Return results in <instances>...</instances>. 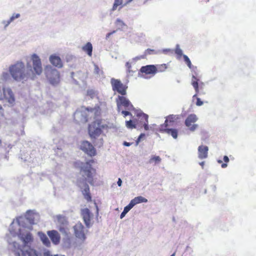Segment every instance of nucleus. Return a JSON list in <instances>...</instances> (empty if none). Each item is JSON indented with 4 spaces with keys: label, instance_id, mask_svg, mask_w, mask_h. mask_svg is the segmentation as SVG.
<instances>
[{
    "label": "nucleus",
    "instance_id": "1",
    "mask_svg": "<svg viewBox=\"0 0 256 256\" xmlns=\"http://www.w3.org/2000/svg\"><path fill=\"white\" fill-rule=\"evenodd\" d=\"M28 220L24 216L14 219L9 226V232L13 237L18 236L21 240H33L32 226H27Z\"/></svg>",
    "mask_w": 256,
    "mask_h": 256
},
{
    "label": "nucleus",
    "instance_id": "2",
    "mask_svg": "<svg viewBox=\"0 0 256 256\" xmlns=\"http://www.w3.org/2000/svg\"><path fill=\"white\" fill-rule=\"evenodd\" d=\"M9 72L14 80L24 82L28 80V76L25 72V66L22 62H17L9 66Z\"/></svg>",
    "mask_w": 256,
    "mask_h": 256
},
{
    "label": "nucleus",
    "instance_id": "3",
    "mask_svg": "<svg viewBox=\"0 0 256 256\" xmlns=\"http://www.w3.org/2000/svg\"><path fill=\"white\" fill-rule=\"evenodd\" d=\"M95 162L94 160H90L86 162H82L80 166V172H82V176L91 185L94 183V176L96 174V168L92 167V164Z\"/></svg>",
    "mask_w": 256,
    "mask_h": 256
},
{
    "label": "nucleus",
    "instance_id": "4",
    "mask_svg": "<svg viewBox=\"0 0 256 256\" xmlns=\"http://www.w3.org/2000/svg\"><path fill=\"white\" fill-rule=\"evenodd\" d=\"M108 128V125L103 123L101 119L96 120L88 126L89 136L92 139H96L102 134L104 130H107Z\"/></svg>",
    "mask_w": 256,
    "mask_h": 256
},
{
    "label": "nucleus",
    "instance_id": "5",
    "mask_svg": "<svg viewBox=\"0 0 256 256\" xmlns=\"http://www.w3.org/2000/svg\"><path fill=\"white\" fill-rule=\"evenodd\" d=\"M30 241H22V246L18 247L16 254V256H42L40 252L28 246V244Z\"/></svg>",
    "mask_w": 256,
    "mask_h": 256
},
{
    "label": "nucleus",
    "instance_id": "6",
    "mask_svg": "<svg viewBox=\"0 0 256 256\" xmlns=\"http://www.w3.org/2000/svg\"><path fill=\"white\" fill-rule=\"evenodd\" d=\"M26 66L28 68H32L34 74L40 75L42 72V66L41 60L40 57L35 54H32L30 60H27Z\"/></svg>",
    "mask_w": 256,
    "mask_h": 256
},
{
    "label": "nucleus",
    "instance_id": "7",
    "mask_svg": "<svg viewBox=\"0 0 256 256\" xmlns=\"http://www.w3.org/2000/svg\"><path fill=\"white\" fill-rule=\"evenodd\" d=\"M112 90L114 92H117L121 96H126L127 94L128 86L126 84H124L120 79L112 78L110 80Z\"/></svg>",
    "mask_w": 256,
    "mask_h": 256
},
{
    "label": "nucleus",
    "instance_id": "8",
    "mask_svg": "<svg viewBox=\"0 0 256 256\" xmlns=\"http://www.w3.org/2000/svg\"><path fill=\"white\" fill-rule=\"evenodd\" d=\"M124 96H118L116 98V102L118 110L120 111L122 106H124L126 110H134V106Z\"/></svg>",
    "mask_w": 256,
    "mask_h": 256
},
{
    "label": "nucleus",
    "instance_id": "9",
    "mask_svg": "<svg viewBox=\"0 0 256 256\" xmlns=\"http://www.w3.org/2000/svg\"><path fill=\"white\" fill-rule=\"evenodd\" d=\"M191 84L193 86L196 94L193 96V98L196 97L198 94H204L203 90L205 85L204 82H202L199 78L192 75V77Z\"/></svg>",
    "mask_w": 256,
    "mask_h": 256
},
{
    "label": "nucleus",
    "instance_id": "10",
    "mask_svg": "<svg viewBox=\"0 0 256 256\" xmlns=\"http://www.w3.org/2000/svg\"><path fill=\"white\" fill-rule=\"evenodd\" d=\"M6 100L7 102L12 104L14 102V98L12 90L10 88H4L2 91L0 89V100ZM4 110L0 104V110Z\"/></svg>",
    "mask_w": 256,
    "mask_h": 256
},
{
    "label": "nucleus",
    "instance_id": "11",
    "mask_svg": "<svg viewBox=\"0 0 256 256\" xmlns=\"http://www.w3.org/2000/svg\"><path fill=\"white\" fill-rule=\"evenodd\" d=\"M80 149L90 156L92 157L96 155V150L88 141L82 142L80 146Z\"/></svg>",
    "mask_w": 256,
    "mask_h": 256
},
{
    "label": "nucleus",
    "instance_id": "12",
    "mask_svg": "<svg viewBox=\"0 0 256 256\" xmlns=\"http://www.w3.org/2000/svg\"><path fill=\"white\" fill-rule=\"evenodd\" d=\"M73 228L74 234L77 238L80 240H84L86 238L85 228L81 223L76 224Z\"/></svg>",
    "mask_w": 256,
    "mask_h": 256
},
{
    "label": "nucleus",
    "instance_id": "13",
    "mask_svg": "<svg viewBox=\"0 0 256 256\" xmlns=\"http://www.w3.org/2000/svg\"><path fill=\"white\" fill-rule=\"evenodd\" d=\"M197 120L196 116L193 114H189L185 120V126L189 128L190 131L194 132L197 128L198 125L194 124Z\"/></svg>",
    "mask_w": 256,
    "mask_h": 256
},
{
    "label": "nucleus",
    "instance_id": "14",
    "mask_svg": "<svg viewBox=\"0 0 256 256\" xmlns=\"http://www.w3.org/2000/svg\"><path fill=\"white\" fill-rule=\"evenodd\" d=\"M157 72L158 68L153 64L146 65L140 68V72L150 76H154Z\"/></svg>",
    "mask_w": 256,
    "mask_h": 256
},
{
    "label": "nucleus",
    "instance_id": "15",
    "mask_svg": "<svg viewBox=\"0 0 256 256\" xmlns=\"http://www.w3.org/2000/svg\"><path fill=\"white\" fill-rule=\"evenodd\" d=\"M168 126L164 125H160L158 128V131L161 133H165L168 135H170L172 137L176 139L178 136V130L176 129H172V128H168Z\"/></svg>",
    "mask_w": 256,
    "mask_h": 256
},
{
    "label": "nucleus",
    "instance_id": "16",
    "mask_svg": "<svg viewBox=\"0 0 256 256\" xmlns=\"http://www.w3.org/2000/svg\"><path fill=\"white\" fill-rule=\"evenodd\" d=\"M82 215L86 225L89 228L92 224L91 220L93 214L88 208H85L82 210Z\"/></svg>",
    "mask_w": 256,
    "mask_h": 256
},
{
    "label": "nucleus",
    "instance_id": "17",
    "mask_svg": "<svg viewBox=\"0 0 256 256\" xmlns=\"http://www.w3.org/2000/svg\"><path fill=\"white\" fill-rule=\"evenodd\" d=\"M180 118L179 115L170 114L166 117L164 124L161 126H173L177 122L178 120Z\"/></svg>",
    "mask_w": 256,
    "mask_h": 256
},
{
    "label": "nucleus",
    "instance_id": "18",
    "mask_svg": "<svg viewBox=\"0 0 256 256\" xmlns=\"http://www.w3.org/2000/svg\"><path fill=\"white\" fill-rule=\"evenodd\" d=\"M60 232L64 236V238L69 240L70 236V230L66 224H62L58 228Z\"/></svg>",
    "mask_w": 256,
    "mask_h": 256
},
{
    "label": "nucleus",
    "instance_id": "19",
    "mask_svg": "<svg viewBox=\"0 0 256 256\" xmlns=\"http://www.w3.org/2000/svg\"><path fill=\"white\" fill-rule=\"evenodd\" d=\"M50 62L54 66L60 68L62 66V62L60 58L56 55H51L50 58Z\"/></svg>",
    "mask_w": 256,
    "mask_h": 256
},
{
    "label": "nucleus",
    "instance_id": "20",
    "mask_svg": "<svg viewBox=\"0 0 256 256\" xmlns=\"http://www.w3.org/2000/svg\"><path fill=\"white\" fill-rule=\"evenodd\" d=\"M208 148L207 146H200L198 148V156L200 159L208 157Z\"/></svg>",
    "mask_w": 256,
    "mask_h": 256
},
{
    "label": "nucleus",
    "instance_id": "21",
    "mask_svg": "<svg viewBox=\"0 0 256 256\" xmlns=\"http://www.w3.org/2000/svg\"><path fill=\"white\" fill-rule=\"evenodd\" d=\"M137 116L140 118V121L142 122V124L144 126L145 130H148V116L143 112L138 113Z\"/></svg>",
    "mask_w": 256,
    "mask_h": 256
},
{
    "label": "nucleus",
    "instance_id": "22",
    "mask_svg": "<svg viewBox=\"0 0 256 256\" xmlns=\"http://www.w3.org/2000/svg\"><path fill=\"white\" fill-rule=\"evenodd\" d=\"M52 74L54 76V77L52 78L50 76H49V79L50 82L53 84H58L60 80V74L56 70H52Z\"/></svg>",
    "mask_w": 256,
    "mask_h": 256
},
{
    "label": "nucleus",
    "instance_id": "23",
    "mask_svg": "<svg viewBox=\"0 0 256 256\" xmlns=\"http://www.w3.org/2000/svg\"><path fill=\"white\" fill-rule=\"evenodd\" d=\"M84 198L88 202H91L92 200V196L90 192V189L88 184H85L84 188L82 190Z\"/></svg>",
    "mask_w": 256,
    "mask_h": 256
},
{
    "label": "nucleus",
    "instance_id": "24",
    "mask_svg": "<svg viewBox=\"0 0 256 256\" xmlns=\"http://www.w3.org/2000/svg\"><path fill=\"white\" fill-rule=\"evenodd\" d=\"M50 240H60V236L59 232L56 230H50L47 232Z\"/></svg>",
    "mask_w": 256,
    "mask_h": 256
},
{
    "label": "nucleus",
    "instance_id": "25",
    "mask_svg": "<svg viewBox=\"0 0 256 256\" xmlns=\"http://www.w3.org/2000/svg\"><path fill=\"white\" fill-rule=\"evenodd\" d=\"M86 109L88 112L93 114L94 118L100 116V114L101 110L98 105H96L94 108H87Z\"/></svg>",
    "mask_w": 256,
    "mask_h": 256
},
{
    "label": "nucleus",
    "instance_id": "26",
    "mask_svg": "<svg viewBox=\"0 0 256 256\" xmlns=\"http://www.w3.org/2000/svg\"><path fill=\"white\" fill-rule=\"evenodd\" d=\"M82 50L84 52H86L90 56L92 55L93 47L92 44L88 42L86 45L82 46Z\"/></svg>",
    "mask_w": 256,
    "mask_h": 256
},
{
    "label": "nucleus",
    "instance_id": "27",
    "mask_svg": "<svg viewBox=\"0 0 256 256\" xmlns=\"http://www.w3.org/2000/svg\"><path fill=\"white\" fill-rule=\"evenodd\" d=\"M124 6L123 4V0H114V3L112 5V8L110 10V12H113L117 10L118 6H120L118 10H120Z\"/></svg>",
    "mask_w": 256,
    "mask_h": 256
},
{
    "label": "nucleus",
    "instance_id": "28",
    "mask_svg": "<svg viewBox=\"0 0 256 256\" xmlns=\"http://www.w3.org/2000/svg\"><path fill=\"white\" fill-rule=\"evenodd\" d=\"M148 200L144 197L142 196H138L134 198V199L131 200L130 202L134 206L136 204L142 203V202H146Z\"/></svg>",
    "mask_w": 256,
    "mask_h": 256
},
{
    "label": "nucleus",
    "instance_id": "29",
    "mask_svg": "<svg viewBox=\"0 0 256 256\" xmlns=\"http://www.w3.org/2000/svg\"><path fill=\"white\" fill-rule=\"evenodd\" d=\"M126 126L128 128H130L131 130H132V128H136L135 122L131 120L126 122Z\"/></svg>",
    "mask_w": 256,
    "mask_h": 256
},
{
    "label": "nucleus",
    "instance_id": "30",
    "mask_svg": "<svg viewBox=\"0 0 256 256\" xmlns=\"http://www.w3.org/2000/svg\"><path fill=\"white\" fill-rule=\"evenodd\" d=\"M156 52L155 50L148 48L144 52V55L142 56H141V58H144L146 56L148 55H151L154 54H156Z\"/></svg>",
    "mask_w": 256,
    "mask_h": 256
},
{
    "label": "nucleus",
    "instance_id": "31",
    "mask_svg": "<svg viewBox=\"0 0 256 256\" xmlns=\"http://www.w3.org/2000/svg\"><path fill=\"white\" fill-rule=\"evenodd\" d=\"M161 161V158L159 156H153L149 160V162L152 163L154 162L155 163H159Z\"/></svg>",
    "mask_w": 256,
    "mask_h": 256
},
{
    "label": "nucleus",
    "instance_id": "32",
    "mask_svg": "<svg viewBox=\"0 0 256 256\" xmlns=\"http://www.w3.org/2000/svg\"><path fill=\"white\" fill-rule=\"evenodd\" d=\"M86 95L91 98H94L96 96V92L93 90H88L87 91Z\"/></svg>",
    "mask_w": 256,
    "mask_h": 256
},
{
    "label": "nucleus",
    "instance_id": "33",
    "mask_svg": "<svg viewBox=\"0 0 256 256\" xmlns=\"http://www.w3.org/2000/svg\"><path fill=\"white\" fill-rule=\"evenodd\" d=\"M183 57H184L185 62L186 63V64H187L188 67L190 68L192 67V64L190 60V58L188 56H187L186 55H184Z\"/></svg>",
    "mask_w": 256,
    "mask_h": 256
},
{
    "label": "nucleus",
    "instance_id": "34",
    "mask_svg": "<svg viewBox=\"0 0 256 256\" xmlns=\"http://www.w3.org/2000/svg\"><path fill=\"white\" fill-rule=\"evenodd\" d=\"M38 236H39L40 240H48L46 235L42 232H38Z\"/></svg>",
    "mask_w": 256,
    "mask_h": 256
},
{
    "label": "nucleus",
    "instance_id": "35",
    "mask_svg": "<svg viewBox=\"0 0 256 256\" xmlns=\"http://www.w3.org/2000/svg\"><path fill=\"white\" fill-rule=\"evenodd\" d=\"M224 160L225 162V163L222 164V167L223 168H225L228 166L227 162H228L230 161V159L228 156H225L224 157Z\"/></svg>",
    "mask_w": 256,
    "mask_h": 256
},
{
    "label": "nucleus",
    "instance_id": "36",
    "mask_svg": "<svg viewBox=\"0 0 256 256\" xmlns=\"http://www.w3.org/2000/svg\"><path fill=\"white\" fill-rule=\"evenodd\" d=\"M156 68L158 70V72H159V71L162 72V71H164L165 70H166V68H167V66L166 64H163L158 66V68L156 67Z\"/></svg>",
    "mask_w": 256,
    "mask_h": 256
},
{
    "label": "nucleus",
    "instance_id": "37",
    "mask_svg": "<svg viewBox=\"0 0 256 256\" xmlns=\"http://www.w3.org/2000/svg\"><path fill=\"white\" fill-rule=\"evenodd\" d=\"M134 206L130 202V204L124 207V210L127 213L130 209H132Z\"/></svg>",
    "mask_w": 256,
    "mask_h": 256
},
{
    "label": "nucleus",
    "instance_id": "38",
    "mask_svg": "<svg viewBox=\"0 0 256 256\" xmlns=\"http://www.w3.org/2000/svg\"><path fill=\"white\" fill-rule=\"evenodd\" d=\"M94 73L97 74H102V71L100 70V67L97 64L94 65Z\"/></svg>",
    "mask_w": 256,
    "mask_h": 256
},
{
    "label": "nucleus",
    "instance_id": "39",
    "mask_svg": "<svg viewBox=\"0 0 256 256\" xmlns=\"http://www.w3.org/2000/svg\"><path fill=\"white\" fill-rule=\"evenodd\" d=\"M116 24L118 26H125V24L124 23V22L120 18H118L116 20Z\"/></svg>",
    "mask_w": 256,
    "mask_h": 256
},
{
    "label": "nucleus",
    "instance_id": "40",
    "mask_svg": "<svg viewBox=\"0 0 256 256\" xmlns=\"http://www.w3.org/2000/svg\"><path fill=\"white\" fill-rule=\"evenodd\" d=\"M176 54L178 56L180 57L182 56V50L178 47L176 48L175 50Z\"/></svg>",
    "mask_w": 256,
    "mask_h": 256
},
{
    "label": "nucleus",
    "instance_id": "41",
    "mask_svg": "<svg viewBox=\"0 0 256 256\" xmlns=\"http://www.w3.org/2000/svg\"><path fill=\"white\" fill-rule=\"evenodd\" d=\"M20 16V14H14L10 18L9 22H8V24H10L12 21L14 19L19 18Z\"/></svg>",
    "mask_w": 256,
    "mask_h": 256
},
{
    "label": "nucleus",
    "instance_id": "42",
    "mask_svg": "<svg viewBox=\"0 0 256 256\" xmlns=\"http://www.w3.org/2000/svg\"><path fill=\"white\" fill-rule=\"evenodd\" d=\"M128 110H122V114H123V116L126 117V116H132V114L130 112H128Z\"/></svg>",
    "mask_w": 256,
    "mask_h": 256
},
{
    "label": "nucleus",
    "instance_id": "43",
    "mask_svg": "<svg viewBox=\"0 0 256 256\" xmlns=\"http://www.w3.org/2000/svg\"><path fill=\"white\" fill-rule=\"evenodd\" d=\"M44 256H64V255L58 256V254L52 255L50 254V251L47 250L44 253Z\"/></svg>",
    "mask_w": 256,
    "mask_h": 256
},
{
    "label": "nucleus",
    "instance_id": "44",
    "mask_svg": "<svg viewBox=\"0 0 256 256\" xmlns=\"http://www.w3.org/2000/svg\"><path fill=\"white\" fill-rule=\"evenodd\" d=\"M196 104L197 106H200L202 105L203 102L200 100V98H196Z\"/></svg>",
    "mask_w": 256,
    "mask_h": 256
},
{
    "label": "nucleus",
    "instance_id": "45",
    "mask_svg": "<svg viewBox=\"0 0 256 256\" xmlns=\"http://www.w3.org/2000/svg\"><path fill=\"white\" fill-rule=\"evenodd\" d=\"M4 118V110H0V124H1V122L2 120Z\"/></svg>",
    "mask_w": 256,
    "mask_h": 256
},
{
    "label": "nucleus",
    "instance_id": "46",
    "mask_svg": "<svg viewBox=\"0 0 256 256\" xmlns=\"http://www.w3.org/2000/svg\"><path fill=\"white\" fill-rule=\"evenodd\" d=\"M126 66L127 67V68L128 69V72H130V68L132 67L131 64L130 62H127L126 63Z\"/></svg>",
    "mask_w": 256,
    "mask_h": 256
},
{
    "label": "nucleus",
    "instance_id": "47",
    "mask_svg": "<svg viewBox=\"0 0 256 256\" xmlns=\"http://www.w3.org/2000/svg\"><path fill=\"white\" fill-rule=\"evenodd\" d=\"M115 32V30H113L112 32H108L106 35V39H108L112 34Z\"/></svg>",
    "mask_w": 256,
    "mask_h": 256
},
{
    "label": "nucleus",
    "instance_id": "48",
    "mask_svg": "<svg viewBox=\"0 0 256 256\" xmlns=\"http://www.w3.org/2000/svg\"><path fill=\"white\" fill-rule=\"evenodd\" d=\"M133 0H125V2L124 4V6H126L127 4H130V2H132Z\"/></svg>",
    "mask_w": 256,
    "mask_h": 256
},
{
    "label": "nucleus",
    "instance_id": "49",
    "mask_svg": "<svg viewBox=\"0 0 256 256\" xmlns=\"http://www.w3.org/2000/svg\"><path fill=\"white\" fill-rule=\"evenodd\" d=\"M126 214V212L124 210L120 214V218H124L125 216V215Z\"/></svg>",
    "mask_w": 256,
    "mask_h": 256
},
{
    "label": "nucleus",
    "instance_id": "50",
    "mask_svg": "<svg viewBox=\"0 0 256 256\" xmlns=\"http://www.w3.org/2000/svg\"><path fill=\"white\" fill-rule=\"evenodd\" d=\"M117 184L119 186H122V181L120 178H118Z\"/></svg>",
    "mask_w": 256,
    "mask_h": 256
},
{
    "label": "nucleus",
    "instance_id": "51",
    "mask_svg": "<svg viewBox=\"0 0 256 256\" xmlns=\"http://www.w3.org/2000/svg\"><path fill=\"white\" fill-rule=\"evenodd\" d=\"M42 242H44V244L46 246H48L49 244H50V241H46V240L42 241Z\"/></svg>",
    "mask_w": 256,
    "mask_h": 256
},
{
    "label": "nucleus",
    "instance_id": "52",
    "mask_svg": "<svg viewBox=\"0 0 256 256\" xmlns=\"http://www.w3.org/2000/svg\"><path fill=\"white\" fill-rule=\"evenodd\" d=\"M124 145L125 146H129L131 145V144L126 142H124Z\"/></svg>",
    "mask_w": 256,
    "mask_h": 256
},
{
    "label": "nucleus",
    "instance_id": "53",
    "mask_svg": "<svg viewBox=\"0 0 256 256\" xmlns=\"http://www.w3.org/2000/svg\"><path fill=\"white\" fill-rule=\"evenodd\" d=\"M200 164L202 166V168H203L204 165V162H200Z\"/></svg>",
    "mask_w": 256,
    "mask_h": 256
},
{
    "label": "nucleus",
    "instance_id": "54",
    "mask_svg": "<svg viewBox=\"0 0 256 256\" xmlns=\"http://www.w3.org/2000/svg\"><path fill=\"white\" fill-rule=\"evenodd\" d=\"M52 242H53L54 243V244H58V242H59L60 241H56V240H54V241H52Z\"/></svg>",
    "mask_w": 256,
    "mask_h": 256
},
{
    "label": "nucleus",
    "instance_id": "55",
    "mask_svg": "<svg viewBox=\"0 0 256 256\" xmlns=\"http://www.w3.org/2000/svg\"><path fill=\"white\" fill-rule=\"evenodd\" d=\"M16 244H16V241L14 242H13V245H14V247H16Z\"/></svg>",
    "mask_w": 256,
    "mask_h": 256
},
{
    "label": "nucleus",
    "instance_id": "56",
    "mask_svg": "<svg viewBox=\"0 0 256 256\" xmlns=\"http://www.w3.org/2000/svg\"><path fill=\"white\" fill-rule=\"evenodd\" d=\"M218 163H222V160H218Z\"/></svg>",
    "mask_w": 256,
    "mask_h": 256
},
{
    "label": "nucleus",
    "instance_id": "57",
    "mask_svg": "<svg viewBox=\"0 0 256 256\" xmlns=\"http://www.w3.org/2000/svg\"><path fill=\"white\" fill-rule=\"evenodd\" d=\"M142 136V134L139 137L138 139V140L137 141V143L138 144V142L140 138V137Z\"/></svg>",
    "mask_w": 256,
    "mask_h": 256
},
{
    "label": "nucleus",
    "instance_id": "58",
    "mask_svg": "<svg viewBox=\"0 0 256 256\" xmlns=\"http://www.w3.org/2000/svg\"><path fill=\"white\" fill-rule=\"evenodd\" d=\"M170 256H175V254L174 253L173 254H172Z\"/></svg>",
    "mask_w": 256,
    "mask_h": 256
},
{
    "label": "nucleus",
    "instance_id": "59",
    "mask_svg": "<svg viewBox=\"0 0 256 256\" xmlns=\"http://www.w3.org/2000/svg\"><path fill=\"white\" fill-rule=\"evenodd\" d=\"M2 144V140H0V146Z\"/></svg>",
    "mask_w": 256,
    "mask_h": 256
},
{
    "label": "nucleus",
    "instance_id": "60",
    "mask_svg": "<svg viewBox=\"0 0 256 256\" xmlns=\"http://www.w3.org/2000/svg\"><path fill=\"white\" fill-rule=\"evenodd\" d=\"M96 208H97V210H98V206L96 205Z\"/></svg>",
    "mask_w": 256,
    "mask_h": 256
},
{
    "label": "nucleus",
    "instance_id": "61",
    "mask_svg": "<svg viewBox=\"0 0 256 256\" xmlns=\"http://www.w3.org/2000/svg\"><path fill=\"white\" fill-rule=\"evenodd\" d=\"M148 0H146V1H148Z\"/></svg>",
    "mask_w": 256,
    "mask_h": 256
}]
</instances>
